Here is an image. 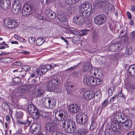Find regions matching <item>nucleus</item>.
<instances>
[{"instance_id":"nucleus-45","label":"nucleus","mask_w":135,"mask_h":135,"mask_svg":"<svg viewBox=\"0 0 135 135\" xmlns=\"http://www.w3.org/2000/svg\"><path fill=\"white\" fill-rule=\"evenodd\" d=\"M120 114H121V113H117L115 114L114 116V118L115 121L120 122L121 121L120 117Z\"/></svg>"},{"instance_id":"nucleus-28","label":"nucleus","mask_w":135,"mask_h":135,"mask_svg":"<svg viewBox=\"0 0 135 135\" xmlns=\"http://www.w3.org/2000/svg\"><path fill=\"white\" fill-rule=\"evenodd\" d=\"M75 17V22L78 25L82 24L85 21L84 18L81 15H78Z\"/></svg>"},{"instance_id":"nucleus-6","label":"nucleus","mask_w":135,"mask_h":135,"mask_svg":"<svg viewBox=\"0 0 135 135\" xmlns=\"http://www.w3.org/2000/svg\"><path fill=\"white\" fill-rule=\"evenodd\" d=\"M106 21V16L103 14H100L97 15L94 18L95 23L98 25H102Z\"/></svg>"},{"instance_id":"nucleus-17","label":"nucleus","mask_w":135,"mask_h":135,"mask_svg":"<svg viewBox=\"0 0 135 135\" xmlns=\"http://www.w3.org/2000/svg\"><path fill=\"white\" fill-rule=\"evenodd\" d=\"M65 86L68 93L73 92V91L75 90L76 89L75 85L73 84L70 85V83H68L65 84Z\"/></svg>"},{"instance_id":"nucleus-33","label":"nucleus","mask_w":135,"mask_h":135,"mask_svg":"<svg viewBox=\"0 0 135 135\" xmlns=\"http://www.w3.org/2000/svg\"><path fill=\"white\" fill-rule=\"evenodd\" d=\"M51 98L45 97L43 100V103L45 107L47 108Z\"/></svg>"},{"instance_id":"nucleus-64","label":"nucleus","mask_w":135,"mask_h":135,"mask_svg":"<svg viewBox=\"0 0 135 135\" xmlns=\"http://www.w3.org/2000/svg\"><path fill=\"white\" fill-rule=\"evenodd\" d=\"M64 133H62L61 132H58L56 131V132H54V133H53L52 135H61L62 134H64Z\"/></svg>"},{"instance_id":"nucleus-11","label":"nucleus","mask_w":135,"mask_h":135,"mask_svg":"<svg viewBox=\"0 0 135 135\" xmlns=\"http://www.w3.org/2000/svg\"><path fill=\"white\" fill-rule=\"evenodd\" d=\"M22 10V15L24 16H27L28 15L31 14L32 12V10L31 6L28 4H25L23 7Z\"/></svg>"},{"instance_id":"nucleus-62","label":"nucleus","mask_w":135,"mask_h":135,"mask_svg":"<svg viewBox=\"0 0 135 135\" xmlns=\"http://www.w3.org/2000/svg\"><path fill=\"white\" fill-rule=\"evenodd\" d=\"M60 39L63 40L66 43V44L67 45H69V42L63 36H62L60 37Z\"/></svg>"},{"instance_id":"nucleus-14","label":"nucleus","mask_w":135,"mask_h":135,"mask_svg":"<svg viewBox=\"0 0 135 135\" xmlns=\"http://www.w3.org/2000/svg\"><path fill=\"white\" fill-rule=\"evenodd\" d=\"M122 128L126 131L129 130L132 127V122L128 118L127 120H125L124 122L121 123Z\"/></svg>"},{"instance_id":"nucleus-31","label":"nucleus","mask_w":135,"mask_h":135,"mask_svg":"<svg viewBox=\"0 0 135 135\" xmlns=\"http://www.w3.org/2000/svg\"><path fill=\"white\" fill-rule=\"evenodd\" d=\"M128 71L129 74L132 76L135 75V65H131L128 68Z\"/></svg>"},{"instance_id":"nucleus-16","label":"nucleus","mask_w":135,"mask_h":135,"mask_svg":"<svg viewBox=\"0 0 135 135\" xmlns=\"http://www.w3.org/2000/svg\"><path fill=\"white\" fill-rule=\"evenodd\" d=\"M41 126L39 123H33L31 126V129L34 134H36L40 131Z\"/></svg>"},{"instance_id":"nucleus-59","label":"nucleus","mask_w":135,"mask_h":135,"mask_svg":"<svg viewBox=\"0 0 135 135\" xmlns=\"http://www.w3.org/2000/svg\"><path fill=\"white\" fill-rule=\"evenodd\" d=\"M90 30L88 29L87 30H82V32L80 34V36H82L86 35L87 34V32L90 31Z\"/></svg>"},{"instance_id":"nucleus-30","label":"nucleus","mask_w":135,"mask_h":135,"mask_svg":"<svg viewBox=\"0 0 135 135\" xmlns=\"http://www.w3.org/2000/svg\"><path fill=\"white\" fill-rule=\"evenodd\" d=\"M33 112L30 114L31 115L33 119H36L40 117V114L38 109H36Z\"/></svg>"},{"instance_id":"nucleus-36","label":"nucleus","mask_w":135,"mask_h":135,"mask_svg":"<svg viewBox=\"0 0 135 135\" xmlns=\"http://www.w3.org/2000/svg\"><path fill=\"white\" fill-rule=\"evenodd\" d=\"M16 117L20 119L22 118L23 113L21 110H17L16 111Z\"/></svg>"},{"instance_id":"nucleus-25","label":"nucleus","mask_w":135,"mask_h":135,"mask_svg":"<svg viewBox=\"0 0 135 135\" xmlns=\"http://www.w3.org/2000/svg\"><path fill=\"white\" fill-rule=\"evenodd\" d=\"M88 131L84 128H81L79 129L75 132V135H86Z\"/></svg>"},{"instance_id":"nucleus-13","label":"nucleus","mask_w":135,"mask_h":135,"mask_svg":"<svg viewBox=\"0 0 135 135\" xmlns=\"http://www.w3.org/2000/svg\"><path fill=\"white\" fill-rule=\"evenodd\" d=\"M11 3L10 1H0V6L1 10L0 12L3 13L6 9L9 8L11 6Z\"/></svg>"},{"instance_id":"nucleus-52","label":"nucleus","mask_w":135,"mask_h":135,"mask_svg":"<svg viewBox=\"0 0 135 135\" xmlns=\"http://www.w3.org/2000/svg\"><path fill=\"white\" fill-rule=\"evenodd\" d=\"M109 50L111 51H116L114 44L110 45L109 47Z\"/></svg>"},{"instance_id":"nucleus-21","label":"nucleus","mask_w":135,"mask_h":135,"mask_svg":"<svg viewBox=\"0 0 135 135\" xmlns=\"http://www.w3.org/2000/svg\"><path fill=\"white\" fill-rule=\"evenodd\" d=\"M111 127L112 129L114 131H115V130L118 131V129H120L121 128L120 124L118 122L116 121L113 122H112Z\"/></svg>"},{"instance_id":"nucleus-5","label":"nucleus","mask_w":135,"mask_h":135,"mask_svg":"<svg viewBox=\"0 0 135 135\" xmlns=\"http://www.w3.org/2000/svg\"><path fill=\"white\" fill-rule=\"evenodd\" d=\"M60 84L58 77L56 78H53L47 84V87L49 91H52L56 90L58 88Z\"/></svg>"},{"instance_id":"nucleus-26","label":"nucleus","mask_w":135,"mask_h":135,"mask_svg":"<svg viewBox=\"0 0 135 135\" xmlns=\"http://www.w3.org/2000/svg\"><path fill=\"white\" fill-rule=\"evenodd\" d=\"M116 51H120L124 48L123 44L121 42H117L114 43Z\"/></svg>"},{"instance_id":"nucleus-49","label":"nucleus","mask_w":135,"mask_h":135,"mask_svg":"<svg viewBox=\"0 0 135 135\" xmlns=\"http://www.w3.org/2000/svg\"><path fill=\"white\" fill-rule=\"evenodd\" d=\"M22 65V64L20 61L16 62L12 64V66L13 68L15 67L16 66H21Z\"/></svg>"},{"instance_id":"nucleus-35","label":"nucleus","mask_w":135,"mask_h":135,"mask_svg":"<svg viewBox=\"0 0 135 135\" xmlns=\"http://www.w3.org/2000/svg\"><path fill=\"white\" fill-rule=\"evenodd\" d=\"M132 52V49L131 48H128L126 49L125 53L123 54V56L124 58L127 57V56L131 54Z\"/></svg>"},{"instance_id":"nucleus-10","label":"nucleus","mask_w":135,"mask_h":135,"mask_svg":"<svg viewBox=\"0 0 135 135\" xmlns=\"http://www.w3.org/2000/svg\"><path fill=\"white\" fill-rule=\"evenodd\" d=\"M15 1L14 4L13 5L12 11L16 15L20 12L21 5L20 1Z\"/></svg>"},{"instance_id":"nucleus-40","label":"nucleus","mask_w":135,"mask_h":135,"mask_svg":"<svg viewBox=\"0 0 135 135\" xmlns=\"http://www.w3.org/2000/svg\"><path fill=\"white\" fill-rule=\"evenodd\" d=\"M90 71V74L91 76H96V74L98 73V70L97 68H94L93 69L92 68Z\"/></svg>"},{"instance_id":"nucleus-18","label":"nucleus","mask_w":135,"mask_h":135,"mask_svg":"<svg viewBox=\"0 0 135 135\" xmlns=\"http://www.w3.org/2000/svg\"><path fill=\"white\" fill-rule=\"evenodd\" d=\"M45 14L46 17L50 20H53L55 18V13L50 9H46L45 12Z\"/></svg>"},{"instance_id":"nucleus-53","label":"nucleus","mask_w":135,"mask_h":135,"mask_svg":"<svg viewBox=\"0 0 135 135\" xmlns=\"http://www.w3.org/2000/svg\"><path fill=\"white\" fill-rule=\"evenodd\" d=\"M35 38L33 37H30L28 38V41L31 44H34L36 41Z\"/></svg>"},{"instance_id":"nucleus-1","label":"nucleus","mask_w":135,"mask_h":135,"mask_svg":"<svg viewBox=\"0 0 135 135\" xmlns=\"http://www.w3.org/2000/svg\"><path fill=\"white\" fill-rule=\"evenodd\" d=\"M79 7L80 14L85 18H88L91 15V7L87 2L81 3Z\"/></svg>"},{"instance_id":"nucleus-2","label":"nucleus","mask_w":135,"mask_h":135,"mask_svg":"<svg viewBox=\"0 0 135 135\" xmlns=\"http://www.w3.org/2000/svg\"><path fill=\"white\" fill-rule=\"evenodd\" d=\"M33 81L34 84L24 85L20 87V96L21 97V98H25L26 96L27 95V92L28 91H29L31 89L34 90L38 86V84L36 83L37 82L36 80H33Z\"/></svg>"},{"instance_id":"nucleus-7","label":"nucleus","mask_w":135,"mask_h":135,"mask_svg":"<svg viewBox=\"0 0 135 135\" xmlns=\"http://www.w3.org/2000/svg\"><path fill=\"white\" fill-rule=\"evenodd\" d=\"M88 117L87 115L81 113H79L76 115V120L78 123L81 124H84L87 121Z\"/></svg>"},{"instance_id":"nucleus-58","label":"nucleus","mask_w":135,"mask_h":135,"mask_svg":"<svg viewBox=\"0 0 135 135\" xmlns=\"http://www.w3.org/2000/svg\"><path fill=\"white\" fill-rule=\"evenodd\" d=\"M66 3L69 4H73L77 2V1H65Z\"/></svg>"},{"instance_id":"nucleus-24","label":"nucleus","mask_w":135,"mask_h":135,"mask_svg":"<svg viewBox=\"0 0 135 135\" xmlns=\"http://www.w3.org/2000/svg\"><path fill=\"white\" fill-rule=\"evenodd\" d=\"M44 91L40 87L36 90L34 92V95L36 97L43 96L44 95Z\"/></svg>"},{"instance_id":"nucleus-43","label":"nucleus","mask_w":135,"mask_h":135,"mask_svg":"<svg viewBox=\"0 0 135 135\" xmlns=\"http://www.w3.org/2000/svg\"><path fill=\"white\" fill-rule=\"evenodd\" d=\"M44 65H41L38 67V69L42 73H45L47 71V70L46 68H44Z\"/></svg>"},{"instance_id":"nucleus-38","label":"nucleus","mask_w":135,"mask_h":135,"mask_svg":"<svg viewBox=\"0 0 135 135\" xmlns=\"http://www.w3.org/2000/svg\"><path fill=\"white\" fill-rule=\"evenodd\" d=\"M31 123V122L28 118H27L26 120L23 121H20V123L21 124H25V126H28Z\"/></svg>"},{"instance_id":"nucleus-54","label":"nucleus","mask_w":135,"mask_h":135,"mask_svg":"<svg viewBox=\"0 0 135 135\" xmlns=\"http://www.w3.org/2000/svg\"><path fill=\"white\" fill-rule=\"evenodd\" d=\"M21 69L23 70H25L26 72L29 71L30 70V67L28 66H23L22 68H21Z\"/></svg>"},{"instance_id":"nucleus-39","label":"nucleus","mask_w":135,"mask_h":135,"mask_svg":"<svg viewBox=\"0 0 135 135\" xmlns=\"http://www.w3.org/2000/svg\"><path fill=\"white\" fill-rule=\"evenodd\" d=\"M18 74L19 75L20 78H23L26 74V72L25 70H20L19 71V72H18Z\"/></svg>"},{"instance_id":"nucleus-22","label":"nucleus","mask_w":135,"mask_h":135,"mask_svg":"<svg viewBox=\"0 0 135 135\" xmlns=\"http://www.w3.org/2000/svg\"><path fill=\"white\" fill-rule=\"evenodd\" d=\"M57 17L58 20L61 22L66 21L67 19L65 12L62 11L58 13Z\"/></svg>"},{"instance_id":"nucleus-41","label":"nucleus","mask_w":135,"mask_h":135,"mask_svg":"<svg viewBox=\"0 0 135 135\" xmlns=\"http://www.w3.org/2000/svg\"><path fill=\"white\" fill-rule=\"evenodd\" d=\"M20 78L18 77H16L12 79V85H15L17 84L21 80Z\"/></svg>"},{"instance_id":"nucleus-8","label":"nucleus","mask_w":135,"mask_h":135,"mask_svg":"<svg viewBox=\"0 0 135 135\" xmlns=\"http://www.w3.org/2000/svg\"><path fill=\"white\" fill-rule=\"evenodd\" d=\"M66 114L65 112L62 110H59L56 112L55 113V117L56 119L60 121V123L62 124V122H63L64 121H63L67 118L66 117Z\"/></svg>"},{"instance_id":"nucleus-12","label":"nucleus","mask_w":135,"mask_h":135,"mask_svg":"<svg viewBox=\"0 0 135 135\" xmlns=\"http://www.w3.org/2000/svg\"><path fill=\"white\" fill-rule=\"evenodd\" d=\"M4 24L6 26L9 28H13L17 25L16 21L11 18H7L6 19Z\"/></svg>"},{"instance_id":"nucleus-3","label":"nucleus","mask_w":135,"mask_h":135,"mask_svg":"<svg viewBox=\"0 0 135 135\" xmlns=\"http://www.w3.org/2000/svg\"><path fill=\"white\" fill-rule=\"evenodd\" d=\"M62 122V125L60 124L61 126L63 128L66 132L71 134L73 133L75 129L76 126L74 122L69 119Z\"/></svg>"},{"instance_id":"nucleus-20","label":"nucleus","mask_w":135,"mask_h":135,"mask_svg":"<svg viewBox=\"0 0 135 135\" xmlns=\"http://www.w3.org/2000/svg\"><path fill=\"white\" fill-rule=\"evenodd\" d=\"M76 7L75 6H69L67 9L66 13L69 16H70L73 15L76 10Z\"/></svg>"},{"instance_id":"nucleus-63","label":"nucleus","mask_w":135,"mask_h":135,"mask_svg":"<svg viewBox=\"0 0 135 135\" xmlns=\"http://www.w3.org/2000/svg\"><path fill=\"white\" fill-rule=\"evenodd\" d=\"M118 96V95L117 94H114L112 97L110 99V101L111 102L113 103L114 101V99L115 98Z\"/></svg>"},{"instance_id":"nucleus-61","label":"nucleus","mask_w":135,"mask_h":135,"mask_svg":"<svg viewBox=\"0 0 135 135\" xmlns=\"http://www.w3.org/2000/svg\"><path fill=\"white\" fill-rule=\"evenodd\" d=\"M73 42L75 44H77L78 41V37H73L72 40Z\"/></svg>"},{"instance_id":"nucleus-32","label":"nucleus","mask_w":135,"mask_h":135,"mask_svg":"<svg viewBox=\"0 0 135 135\" xmlns=\"http://www.w3.org/2000/svg\"><path fill=\"white\" fill-rule=\"evenodd\" d=\"M36 109H38L35 106L32 104H30L28 106V110L30 114L34 112H33L35 111Z\"/></svg>"},{"instance_id":"nucleus-50","label":"nucleus","mask_w":135,"mask_h":135,"mask_svg":"<svg viewBox=\"0 0 135 135\" xmlns=\"http://www.w3.org/2000/svg\"><path fill=\"white\" fill-rule=\"evenodd\" d=\"M102 80L100 78L95 77V81L96 85L100 84L102 82Z\"/></svg>"},{"instance_id":"nucleus-47","label":"nucleus","mask_w":135,"mask_h":135,"mask_svg":"<svg viewBox=\"0 0 135 135\" xmlns=\"http://www.w3.org/2000/svg\"><path fill=\"white\" fill-rule=\"evenodd\" d=\"M2 107L4 109L7 110L8 108V104L6 102H2Z\"/></svg>"},{"instance_id":"nucleus-15","label":"nucleus","mask_w":135,"mask_h":135,"mask_svg":"<svg viewBox=\"0 0 135 135\" xmlns=\"http://www.w3.org/2000/svg\"><path fill=\"white\" fill-rule=\"evenodd\" d=\"M69 109L71 113H76L80 110V107L76 104H72L69 106Z\"/></svg>"},{"instance_id":"nucleus-19","label":"nucleus","mask_w":135,"mask_h":135,"mask_svg":"<svg viewBox=\"0 0 135 135\" xmlns=\"http://www.w3.org/2000/svg\"><path fill=\"white\" fill-rule=\"evenodd\" d=\"M84 98L86 100H89L94 97L95 94L91 91H85L83 94Z\"/></svg>"},{"instance_id":"nucleus-57","label":"nucleus","mask_w":135,"mask_h":135,"mask_svg":"<svg viewBox=\"0 0 135 135\" xmlns=\"http://www.w3.org/2000/svg\"><path fill=\"white\" fill-rule=\"evenodd\" d=\"M43 38H42L41 39V38H38L37 40L36 41L37 44L38 45H41L43 43Z\"/></svg>"},{"instance_id":"nucleus-42","label":"nucleus","mask_w":135,"mask_h":135,"mask_svg":"<svg viewBox=\"0 0 135 135\" xmlns=\"http://www.w3.org/2000/svg\"><path fill=\"white\" fill-rule=\"evenodd\" d=\"M97 124L95 121H93L90 125V130H92L95 129L97 126Z\"/></svg>"},{"instance_id":"nucleus-48","label":"nucleus","mask_w":135,"mask_h":135,"mask_svg":"<svg viewBox=\"0 0 135 135\" xmlns=\"http://www.w3.org/2000/svg\"><path fill=\"white\" fill-rule=\"evenodd\" d=\"M108 99L105 100L102 104V108L104 109L108 105Z\"/></svg>"},{"instance_id":"nucleus-56","label":"nucleus","mask_w":135,"mask_h":135,"mask_svg":"<svg viewBox=\"0 0 135 135\" xmlns=\"http://www.w3.org/2000/svg\"><path fill=\"white\" fill-rule=\"evenodd\" d=\"M114 91V88L113 86L110 87L108 90V93L109 95H112Z\"/></svg>"},{"instance_id":"nucleus-37","label":"nucleus","mask_w":135,"mask_h":135,"mask_svg":"<svg viewBox=\"0 0 135 135\" xmlns=\"http://www.w3.org/2000/svg\"><path fill=\"white\" fill-rule=\"evenodd\" d=\"M66 32L67 33L76 35H78L79 34V32L76 30H71L69 29H66Z\"/></svg>"},{"instance_id":"nucleus-23","label":"nucleus","mask_w":135,"mask_h":135,"mask_svg":"<svg viewBox=\"0 0 135 135\" xmlns=\"http://www.w3.org/2000/svg\"><path fill=\"white\" fill-rule=\"evenodd\" d=\"M101 4L103 6H104L103 9L104 10H112L114 8V7L112 5L108 2L104 3V2L102 1L101 2Z\"/></svg>"},{"instance_id":"nucleus-44","label":"nucleus","mask_w":135,"mask_h":135,"mask_svg":"<svg viewBox=\"0 0 135 135\" xmlns=\"http://www.w3.org/2000/svg\"><path fill=\"white\" fill-rule=\"evenodd\" d=\"M45 66L44 68H46L47 70V71L51 69H53L54 67L56 66V65L54 64L53 63H51L50 65H44Z\"/></svg>"},{"instance_id":"nucleus-60","label":"nucleus","mask_w":135,"mask_h":135,"mask_svg":"<svg viewBox=\"0 0 135 135\" xmlns=\"http://www.w3.org/2000/svg\"><path fill=\"white\" fill-rule=\"evenodd\" d=\"M98 73L96 74V76H97V78H100L101 77H102L103 76V74H102V72H101V71H99L98 70Z\"/></svg>"},{"instance_id":"nucleus-46","label":"nucleus","mask_w":135,"mask_h":135,"mask_svg":"<svg viewBox=\"0 0 135 135\" xmlns=\"http://www.w3.org/2000/svg\"><path fill=\"white\" fill-rule=\"evenodd\" d=\"M120 117V120H124V121L125 120H127L128 118V117L127 115L122 113H121Z\"/></svg>"},{"instance_id":"nucleus-4","label":"nucleus","mask_w":135,"mask_h":135,"mask_svg":"<svg viewBox=\"0 0 135 135\" xmlns=\"http://www.w3.org/2000/svg\"><path fill=\"white\" fill-rule=\"evenodd\" d=\"M57 122L56 120H54L46 123L45 129L47 132H46V135H52L54 132L58 131V127L57 123Z\"/></svg>"},{"instance_id":"nucleus-51","label":"nucleus","mask_w":135,"mask_h":135,"mask_svg":"<svg viewBox=\"0 0 135 135\" xmlns=\"http://www.w3.org/2000/svg\"><path fill=\"white\" fill-rule=\"evenodd\" d=\"M3 62L4 63H9L11 62V59L9 57L3 58Z\"/></svg>"},{"instance_id":"nucleus-29","label":"nucleus","mask_w":135,"mask_h":135,"mask_svg":"<svg viewBox=\"0 0 135 135\" xmlns=\"http://www.w3.org/2000/svg\"><path fill=\"white\" fill-rule=\"evenodd\" d=\"M92 40L94 43H97L99 41V36L98 33L96 32H94L92 34Z\"/></svg>"},{"instance_id":"nucleus-55","label":"nucleus","mask_w":135,"mask_h":135,"mask_svg":"<svg viewBox=\"0 0 135 135\" xmlns=\"http://www.w3.org/2000/svg\"><path fill=\"white\" fill-rule=\"evenodd\" d=\"M130 37L131 40H134L135 39V31H132L130 33Z\"/></svg>"},{"instance_id":"nucleus-27","label":"nucleus","mask_w":135,"mask_h":135,"mask_svg":"<svg viewBox=\"0 0 135 135\" xmlns=\"http://www.w3.org/2000/svg\"><path fill=\"white\" fill-rule=\"evenodd\" d=\"M92 66L89 62L85 63L83 65V71H89L92 68Z\"/></svg>"},{"instance_id":"nucleus-34","label":"nucleus","mask_w":135,"mask_h":135,"mask_svg":"<svg viewBox=\"0 0 135 135\" xmlns=\"http://www.w3.org/2000/svg\"><path fill=\"white\" fill-rule=\"evenodd\" d=\"M55 102L54 99L51 98L47 108H53L55 107Z\"/></svg>"},{"instance_id":"nucleus-9","label":"nucleus","mask_w":135,"mask_h":135,"mask_svg":"<svg viewBox=\"0 0 135 135\" xmlns=\"http://www.w3.org/2000/svg\"><path fill=\"white\" fill-rule=\"evenodd\" d=\"M95 77H91L90 76H84L83 80V82L84 84L90 86H94L96 85Z\"/></svg>"}]
</instances>
